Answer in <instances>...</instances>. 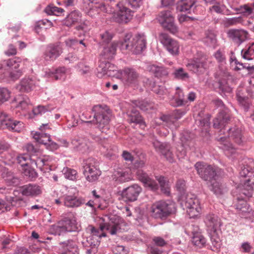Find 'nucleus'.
Wrapping results in <instances>:
<instances>
[{
    "instance_id": "nucleus-49",
    "label": "nucleus",
    "mask_w": 254,
    "mask_h": 254,
    "mask_svg": "<svg viewBox=\"0 0 254 254\" xmlns=\"http://www.w3.org/2000/svg\"><path fill=\"white\" fill-rule=\"evenodd\" d=\"M230 62L232 68L236 71L240 70L243 69H247L249 70L253 69V66L247 65V64H244L239 62L234 56H231L230 59Z\"/></svg>"
},
{
    "instance_id": "nucleus-25",
    "label": "nucleus",
    "mask_w": 254,
    "mask_h": 254,
    "mask_svg": "<svg viewBox=\"0 0 254 254\" xmlns=\"http://www.w3.org/2000/svg\"><path fill=\"white\" fill-rule=\"evenodd\" d=\"M153 145L155 150L163 155L169 162H174V155L170 151V147L169 144L162 143L158 140H155L153 142Z\"/></svg>"
},
{
    "instance_id": "nucleus-60",
    "label": "nucleus",
    "mask_w": 254,
    "mask_h": 254,
    "mask_svg": "<svg viewBox=\"0 0 254 254\" xmlns=\"http://www.w3.org/2000/svg\"><path fill=\"white\" fill-rule=\"evenodd\" d=\"M77 71L81 75H85L89 73L91 71V68L83 62L79 63L76 66Z\"/></svg>"
},
{
    "instance_id": "nucleus-38",
    "label": "nucleus",
    "mask_w": 254,
    "mask_h": 254,
    "mask_svg": "<svg viewBox=\"0 0 254 254\" xmlns=\"http://www.w3.org/2000/svg\"><path fill=\"white\" fill-rule=\"evenodd\" d=\"M83 173H91L94 171H100L98 161L95 158L90 157L84 160L83 163Z\"/></svg>"
},
{
    "instance_id": "nucleus-10",
    "label": "nucleus",
    "mask_w": 254,
    "mask_h": 254,
    "mask_svg": "<svg viewBox=\"0 0 254 254\" xmlns=\"http://www.w3.org/2000/svg\"><path fill=\"white\" fill-rule=\"evenodd\" d=\"M185 112L181 110H175L172 115H163L160 119H156L152 121V126L155 127L159 124V121H162L170 129H176L179 127L177 120L180 119Z\"/></svg>"
},
{
    "instance_id": "nucleus-52",
    "label": "nucleus",
    "mask_w": 254,
    "mask_h": 254,
    "mask_svg": "<svg viewBox=\"0 0 254 254\" xmlns=\"http://www.w3.org/2000/svg\"><path fill=\"white\" fill-rule=\"evenodd\" d=\"M241 54L242 57L246 60L250 61L254 59V43L243 49Z\"/></svg>"
},
{
    "instance_id": "nucleus-9",
    "label": "nucleus",
    "mask_w": 254,
    "mask_h": 254,
    "mask_svg": "<svg viewBox=\"0 0 254 254\" xmlns=\"http://www.w3.org/2000/svg\"><path fill=\"white\" fill-rule=\"evenodd\" d=\"M92 111L94 112L93 123L102 132H106L110 122L108 114L99 105L94 106Z\"/></svg>"
},
{
    "instance_id": "nucleus-32",
    "label": "nucleus",
    "mask_w": 254,
    "mask_h": 254,
    "mask_svg": "<svg viewBox=\"0 0 254 254\" xmlns=\"http://www.w3.org/2000/svg\"><path fill=\"white\" fill-rule=\"evenodd\" d=\"M146 82L144 81V86L158 94L160 98L164 99L165 96H168V90L163 86L157 85L149 79H146Z\"/></svg>"
},
{
    "instance_id": "nucleus-29",
    "label": "nucleus",
    "mask_w": 254,
    "mask_h": 254,
    "mask_svg": "<svg viewBox=\"0 0 254 254\" xmlns=\"http://www.w3.org/2000/svg\"><path fill=\"white\" fill-rule=\"evenodd\" d=\"M63 252L61 254H79L77 242L75 240H68L60 243Z\"/></svg>"
},
{
    "instance_id": "nucleus-20",
    "label": "nucleus",
    "mask_w": 254,
    "mask_h": 254,
    "mask_svg": "<svg viewBox=\"0 0 254 254\" xmlns=\"http://www.w3.org/2000/svg\"><path fill=\"white\" fill-rule=\"evenodd\" d=\"M142 191L141 188L137 184H133L122 191V196L126 202H133L137 200L139 194Z\"/></svg>"
},
{
    "instance_id": "nucleus-62",
    "label": "nucleus",
    "mask_w": 254,
    "mask_h": 254,
    "mask_svg": "<svg viewBox=\"0 0 254 254\" xmlns=\"http://www.w3.org/2000/svg\"><path fill=\"white\" fill-rule=\"evenodd\" d=\"M21 59L19 58L15 57L12 59L8 60L6 62L7 66L10 68L11 69H16L19 68L20 66V63L21 62Z\"/></svg>"
},
{
    "instance_id": "nucleus-39",
    "label": "nucleus",
    "mask_w": 254,
    "mask_h": 254,
    "mask_svg": "<svg viewBox=\"0 0 254 254\" xmlns=\"http://www.w3.org/2000/svg\"><path fill=\"white\" fill-rule=\"evenodd\" d=\"M32 164L34 163L37 167L42 170V168L45 165H49L52 161L51 158L48 155H38V153L35 155L32 154Z\"/></svg>"
},
{
    "instance_id": "nucleus-45",
    "label": "nucleus",
    "mask_w": 254,
    "mask_h": 254,
    "mask_svg": "<svg viewBox=\"0 0 254 254\" xmlns=\"http://www.w3.org/2000/svg\"><path fill=\"white\" fill-rule=\"evenodd\" d=\"M229 76V73L225 69H220L215 73V77L218 80L219 87L223 91L226 90L227 80Z\"/></svg>"
},
{
    "instance_id": "nucleus-27",
    "label": "nucleus",
    "mask_w": 254,
    "mask_h": 254,
    "mask_svg": "<svg viewBox=\"0 0 254 254\" xmlns=\"http://www.w3.org/2000/svg\"><path fill=\"white\" fill-rule=\"evenodd\" d=\"M23 195L29 197H35L42 193L41 187L36 184H29L21 187Z\"/></svg>"
},
{
    "instance_id": "nucleus-54",
    "label": "nucleus",
    "mask_w": 254,
    "mask_h": 254,
    "mask_svg": "<svg viewBox=\"0 0 254 254\" xmlns=\"http://www.w3.org/2000/svg\"><path fill=\"white\" fill-rule=\"evenodd\" d=\"M216 36L212 32L210 31L206 32L203 42L206 45L214 47L216 45Z\"/></svg>"
},
{
    "instance_id": "nucleus-34",
    "label": "nucleus",
    "mask_w": 254,
    "mask_h": 254,
    "mask_svg": "<svg viewBox=\"0 0 254 254\" xmlns=\"http://www.w3.org/2000/svg\"><path fill=\"white\" fill-rule=\"evenodd\" d=\"M69 71L68 69L63 66L53 70L48 69L47 71H45V73L48 77L54 78L56 80H64L66 77L67 73Z\"/></svg>"
},
{
    "instance_id": "nucleus-40",
    "label": "nucleus",
    "mask_w": 254,
    "mask_h": 254,
    "mask_svg": "<svg viewBox=\"0 0 254 254\" xmlns=\"http://www.w3.org/2000/svg\"><path fill=\"white\" fill-rule=\"evenodd\" d=\"M196 2L195 0H181L177 3V9L179 11L190 13L196 6Z\"/></svg>"
},
{
    "instance_id": "nucleus-63",
    "label": "nucleus",
    "mask_w": 254,
    "mask_h": 254,
    "mask_svg": "<svg viewBox=\"0 0 254 254\" xmlns=\"http://www.w3.org/2000/svg\"><path fill=\"white\" fill-rule=\"evenodd\" d=\"M22 173L26 177H28L31 180L35 179L37 176V174L33 168H31L29 165H27L22 168Z\"/></svg>"
},
{
    "instance_id": "nucleus-26",
    "label": "nucleus",
    "mask_w": 254,
    "mask_h": 254,
    "mask_svg": "<svg viewBox=\"0 0 254 254\" xmlns=\"http://www.w3.org/2000/svg\"><path fill=\"white\" fill-rule=\"evenodd\" d=\"M16 103V108L18 112L25 115L29 110L31 102L28 97L25 95H19L14 99Z\"/></svg>"
},
{
    "instance_id": "nucleus-31",
    "label": "nucleus",
    "mask_w": 254,
    "mask_h": 254,
    "mask_svg": "<svg viewBox=\"0 0 254 254\" xmlns=\"http://www.w3.org/2000/svg\"><path fill=\"white\" fill-rule=\"evenodd\" d=\"M62 53V49L58 45H50L48 46L44 54V58L47 61H53Z\"/></svg>"
},
{
    "instance_id": "nucleus-50",
    "label": "nucleus",
    "mask_w": 254,
    "mask_h": 254,
    "mask_svg": "<svg viewBox=\"0 0 254 254\" xmlns=\"http://www.w3.org/2000/svg\"><path fill=\"white\" fill-rule=\"evenodd\" d=\"M131 35L130 34H127L123 40V41H120L117 42L118 44V47H119L120 49L122 51L128 50L131 51Z\"/></svg>"
},
{
    "instance_id": "nucleus-11",
    "label": "nucleus",
    "mask_w": 254,
    "mask_h": 254,
    "mask_svg": "<svg viewBox=\"0 0 254 254\" xmlns=\"http://www.w3.org/2000/svg\"><path fill=\"white\" fill-rule=\"evenodd\" d=\"M52 229L55 231V235H60L66 232L78 231V227L74 217H67L60 221L57 225L53 226Z\"/></svg>"
},
{
    "instance_id": "nucleus-37",
    "label": "nucleus",
    "mask_w": 254,
    "mask_h": 254,
    "mask_svg": "<svg viewBox=\"0 0 254 254\" xmlns=\"http://www.w3.org/2000/svg\"><path fill=\"white\" fill-rule=\"evenodd\" d=\"M36 85V81L32 78H23L20 83L16 86V89L21 92H30L33 90Z\"/></svg>"
},
{
    "instance_id": "nucleus-35",
    "label": "nucleus",
    "mask_w": 254,
    "mask_h": 254,
    "mask_svg": "<svg viewBox=\"0 0 254 254\" xmlns=\"http://www.w3.org/2000/svg\"><path fill=\"white\" fill-rule=\"evenodd\" d=\"M81 13L78 10H73L69 13L63 21L64 25L70 27L81 22Z\"/></svg>"
},
{
    "instance_id": "nucleus-57",
    "label": "nucleus",
    "mask_w": 254,
    "mask_h": 254,
    "mask_svg": "<svg viewBox=\"0 0 254 254\" xmlns=\"http://www.w3.org/2000/svg\"><path fill=\"white\" fill-rule=\"evenodd\" d=\"M62 172L64 177L69 180L74 181L78 177L77 171L74 169L66 167L63 169Z\"/></svg>"
},
{
    "instance_id": "nucleus-44",
    "label": "nucleus",
    "mask_w": 254,
    "mask_h": 254,
    "mask_svg": "<svg viewBox=\"0 0 254 254\" xmlns=\"http://www.w3.org/2000/svg\"><path fill=\"white\" fill-rule=\"evenodd\" d=\"M176 92L175 95L170 100V104L174 107L181 106L186 103L185 100L184 93L182 90L179 87H176Z\"/></svg>"
},
{
    "instance_id": "nucleus-48",
    "label": "nucleus",
    "mask_w": 254,
    "mask_h": 254,
    "mask_svg": "<svg viewBox=\"0 0 254 254\" xmlns=\"http://www.w3.org/2000/svg\"><path fill=\"white\" fill-rule=\"evenodd\" d=\"M147 69L158 77L167 76L168 74L167 70L164 67L156 64L148 65Z\"/></svg>"
},
{
    "instance_id": "nucleus-42",
    "label": "nucleus",
    "mask_w": 254,
    "mask_h": 254,
    "mask_svg": "<svg viewBox=\"0 0 254 254\" xmlns=\"http://www.w3.org/2000/svg\"><path fill=\"white\" fill-rule=\"evenodd\" d=\"M229 139L233 140L237 144L240 145L243 142L242 130L241 128L235 127L228 130Z\"/></svg>"
},
{
    "instance_id": "nucleus-30",
    "label": "nucleus",
    "mask_w": 254,
    "mask_h": 254,
    "mask_svg": "<svg viewBox=\"0 0 254 254\" xmlns=\"http://www.w3.org/2000/svg\"><path fill=\"white\" fill-rule=\"evenodd\" d=\"M100 46L103 48L101 56L104 59L110 60L114 57L118 47V44L116 43V41L110 43L106 45Z\"/></svg>"
},
{
    "instance_id": "nucleus-36",
    "label": "nucleus",
    "mask_w": 254,
    "mask_h": 254,
    "mask_svg": "<svg viewBox=\"0 0 254 254\" xmlns=\"http://www.w3.org/2000/svg\"><path fill=\"white\" fill-rule=\"evenodd\" d=\"M127 115L128 117L127 121L129 123L138 124L141 128H145L146 127L145 123L137 110L132 109L130 111H128Z\"/></svg>"
},
{
    "instance_id": "nucleus-41",
    "label": "nucleus",
    "mask_w": 254,
    "mask_h": 254,
    "mask_svg": "<svg viewBox=\"0 0 254 254\" xmlns=\"http://www.w3.org/2000/svg\"><path fill=\"white\" fill-rule=\"evenodd\" d=\"M235 206L238 213L242 217H247V214L250 213L252 210L246 201L239 198H238V202Z\"/></svg>"
},
{
    "instance_id": "nucleus-6",
    "label": "nucleus",
    "mask_w": 254,
    "mask_h": 254,
    "mask_svg": "<svg viewBox=\"0 0 254 254\" xmlns=\"http://www.w3.org/2000/svg\"><path fill=\"white\" fill-rule=\"evenodd\" d=\"M83 8L85 12L91 17H96L100 12L112 13L113 11L111 6H106L100 2L99 0H83Z\"/></svg>"
},
{
    "instance_id": "nucleus-47",
    "label": "nucleus",
    "mask_w": 254,
    "mask_h": 254,
    "mask_svg": "<svg viewBox=\"0 0 254 254\" xmlns=\"http://www.w3.org/2000/svg\"><path fill=\"white\" fill-rule=\"evenodd\" d=\"M208 234L213 246L212 250L213 251H218L222 245L220 238L221 231H219V232H214V233L209 232Z\"/></svg>"
},
{
    "instance_id": "nucleus-21",
    "label": "nucleus",
    "mask_w": 254,
    "mask_h": 254,
    "mask_svg": "<svg viewBox=\"0 0 254 254\" xmlns=\"http://www.w3.org/2000/svg\"><path fill=\"white\" fill-rule=\"evenodd\" d=\"M71 190L73 191H71L70 193L64 195V203L65 206L70 208L77 207L85 203V200L83 198L77 197L75 192V189H71Z\"/></svg>"
},
{
    "instance_id": "nucleus-43",
    "label": "nucleus",
    "mask_w": 254,
    "mask_h": 254,
    "mask_svg": "<svg viewBox=\"0 0 254 254\" xmlns=\"http://www.w3.org/2000/svg\"><path fill=\"white\" fill-rule=\"evenodd\" d=\"M220 141L221 142L220 148L224 150L226 155L230 157L236 153V148L227 140L225 136L221 137Z\"/></svg>"
},
{
    "instance_id": "nucleus-2",
    "label": "nucleus",
    "mask_w": 254,
    "mask_h": 254,
    "mask_svg": "<svg viewBox=\"0 0 254 254\" xmlns=\"http://www.w3.org/2000/svg\"><path fill=\"white\" fill-rule=\"evenodd\" d=\"M119 229L118 222H114L111 220L108 223L101 225L100 229L95 228L91 225L89 226L87 228V232L90 234V236L87 238L86 243H83L85 247L90 248L86 249V253L91 254L96 253V248L99 245L100 239L106 236L105 233L103 232L104 230L111 235H115Z\"/></svg>"
},
{
    "instance_id": "nucleus-3",
    "label": "nucleus",
    "mask_w": 254,
    "mask_h": 254,
    "mask_svg": "<svg viewBox=\"0 0 254 254\" xmlns=\"http://www.w3.org/2000/svg\"><path fill=\"white\" fill-rule=\"evenodd\" d=\"M254 162L252 159L244 162L240 170V176L241 179L240 186L237 188V191H241L244 195L250 197L252 196L253 185H254V171L252 165Z\"/></svg>"
},
{
    "instance_id": "nucleus-5",
    "label": "nucleus",
    "mask_w": 254,
    "mask_h": 254,
    "mask_svg": "<svg viewBox=\"0 0 254 254\" xmlns=\"http://www.w3.org/2000/svg\"><path fill=\"white\" fill-rule=\"evenodd\" d=\"M176 210L175 202L171 200L160 201L152 206V216L156 218H163L174 213Z\"/></svg>"
},
{
    "instance_id": "nucleus-22",
    "label": "nucleus",
    "mask_w": 254,
    "mask_h": 254,
    "mask_svg": "<svg viewBox=\"0 0 254 254\" xmlns=\"http://www.w3.org/2000/svg\"><path fill=\"white\" fill-rule=\"evenodd\" d=\"M204 222L207 227L208 233L221 231L220 227L222 223L220 219L216 215L212 213L208 214L205 216Z\"/></svg>"
},
{
    "instance_id": "nucleus-12",
    "label": "nucleus",
    "mask_w": 254,
    "mask_h": 254,
    "mask_svg": "<svg viewBox=\"0 0 254 254\" xmlns=\"http://www.w3.org/2000/svg\"><path fill=\"white\" fill-rule=\"evenodd\" d=\"M157 19L161 25L171 33L175 34L178 32V27L174 23V17L170 10L162 11L159 14Z\"/></svg>"
},
{
    "instance_id": "nucleus-46",
    "label": "nucleus",
    "mask_w": 254,
    "mask_h": 254,
    "mask_svg": "<svg viewBox=\"0 0 254 254\" xmlns=\"http://www.w3.org/2000/svg\"><path fill=\"white\" fill-rule=\"evenodd\" d=\"M198 227L195 226L194 231H191L192 237L191 242L193 244L199 248L202 247L206 243V240L202 234L198 232Z\"/></svg>"
},
{
    "instance_id": "nucleus-17",
    "label": "nucleus",
    "mask_w": 254,
    "mask_h": 254,
    "mask_svg": "<svg viewBox=\"0 0 254 254\" xmlns=\"http://www.w3.org/2000/svg\"><path fill=\"white\" fill-rule=\"evenodd\" d=\"M159 39L160 42L172 55H177L179 53L180 46L178 42L172 39L167 34L161 33Z\"/></svg>"
},
{
    "instance_id": "nucleus-64",
    "label": "nucleus",
    "mask_w": 254,
    "mask_h": 254,
    "mask_svg": "<svg viewBox=\"0 0 254 254\" xmlns=\"http://www.w3.org/2000/svg\"><path fill=\"white\" fill-rule=\"evenodd\" d=\"M174 75L176 78L181 80H186L189 78V74L183 68L176 69L174 72Z\"/></svg>"
},
{
    "instance_id": "nucleus-23",
    "label": "nucleus",
    "mask_w": 254,
    "mask_h": 254,
    "mask_svg": "<svg viewBox=\"0 0 254 254\" xmlns=\"http://www.w3.org/2000/svg\"><path fill=\"white\" fill-rule=\"evenodd\" d=\"M116 5L118 7L119 11L115 14V20L118 23H127L132 16V11L124 6L123 2H120Z\"/></svg>"
},
{
    "instance_id": "nucleus-8",
    "label": "nucleus",
    "mask_w": 254,
    "mask_h": 254,
    "mask_svg": "<svg viewBox=\"0 0 254 254\" xmlns=\"http://www.w3.org/2000/svg\"><path fill=\"white\" fill-rule=\"evenodd\" d=\"M145 165L143 160L136 161L134 163V169H131L132 173L136 174L138 179L143 184L145 187L149 189L156 190L159 188V185L155 180L149 177L141 169Z\"/></svg>"
},
{
    "instance_id": "nucleus-1",
    "label": "nucleus",
    "mask_w": 254,
    "mask_h": 254,
    "mask_svg": "<svg viewBox=\"0 0 254 254\" xmlns=\"http://www.w3.org/2000/svg\"><path fill=\"white\" fill-rule=\"evenodd\" d=\"M194 166L199 176L210 183L209 188L211 191L216 195L223 193L224 187L220 177L221 169L202 162H197Z\"/></svg>"
},
{
    "instance_id": "nucleus-15",
    "label": "nucleus",
    "mask_w": 254,
    "mask_h": 254,
    "mask_svg": "<svg viewBox=\"0 0 254 254\" xmlns=\"http://www.w3.org/2000/svg\"><path fill=\"white\" fill-rule=\"evenodd\" d=\"M186 66L190 71L200 74L203 73L207 68V60L204 56L199 58H194L188 61Z\"/></svg>"
},
{
    "instance_id": "nucleus-28",
    "label": "nucleus",
    "mask_w": 254,
    "mask_h": 254,
    "mask_svg": "<svg viewBox=\"0 0 254 254\" xmlns=\"http://www.w3.org/2000/svg\"><path fill=\"white\" fill-rule=\"evenodd\" d=\"M228 37L238 45L242 44L248 37V33L244 30L231 29L227 32Z\"/></svg>"
},
{
    "instance_id": "nucleus-24",
    "label": "nucleus",
    "mask_w": 254,
    "mask_h": 254,
    "mask_svg": "<svg viewBox=\"0 0 254 254\" xmlns=\"http://www.w3.org/2000/svg\"><path fill=\"white\" fill-rule=\"evenodd\" d=\"M72 147L79 152L85 154L91 151V145L90 141L86 138H77L71 140Z\"/></svg>"
},
{
    "instance_id": "nucleus-13",
    "label": "nucleus",
    "mask_w": 254,
    "mask_h": 254,
    "mask_svg": "<svg viewBox=\"0 0 254 254\" xmlns=\"http://www.w3.org/2000/svg\"><path fill=\"white\" fill-rule=\"evenodd\" d=\"M139 74L133 68L125 67L121 70L119 78L126 86L135 87L138 84Z\"/></svg>"
},
{
    "instance_id": "nucleus-58",
    "label": "nucleus",
    "mask_w": 254,
    "mask_h": 254,
    "mask_svg": "<svg viewBox=\"0 0 254 254\" xmlns=\"http://www.w3.org/2000/svg\"><path fill=\"white\" fill-rule=\"evenodd\" d=\"M108 62H101L97 67V75L98 77L101 78L104 75H107V70L108 68Z\"/></svg>"
},
{
    "instance_id": "nucleus-33",
    "label": "nucleus",
    "mask_w": 254,
    "mask_h": 254,
    "mask_svg": "<svg viewBox=\"0 0 254 254\" xmlns=\"http://www.w3.org/2000/svg\"><path fill=\"white\" fill-rule=\"evenodd\" d=\"M231 8L244 16L250 18H254V2L245 4L239 7L231 6Z\"/></svg>"
},
{
    "instance_id": "nucleus-59",
    "label": "nucleus",
    "mask_w": 254,
    "mask_h": 254,
    "mask_svg": "<svg viewBox=\"0 0 254 254\" xmlns=\"http://www.w3.org/2000/svg\"><path fill=\"white\" fill-rule=\"evenodd\" d=\"M107 65H108L107 76L119 78L121 70H118L116 66L109 62L107 63Z\"/></svg>"
},
{
    "instance_id": "nucleus-55",
    "label": "nucleus",
    "mask_w": 254,
    "mask_h": 254,
    "mask_svg": "<svg viewBox=\"0 0 254 254\" xmlns=\"http://www.w3.org/2000/svg\"><path fill=\"white\" fill-rule=\"evenodd\" d=\"M45 11L49 15H55L61 16L64 12V9L58 7L54 5H49L45 9Z\"/></svg>"
},
{
    "instance_id": "nucleus-51",
    "label": "nucleus",
    "mask_w": 254,
    "mask_h": 254,
    "mask_svg": "<svg viewBox=\"0 0 254 254\" xmlns=\"http://www.w3.org/2000/svg\"><path fill=\"white\" fill-rule=\"evenodd\" d=\"M99 44L100 46H104L110 43L113 35L109 31L102 32L99 34Z\"/></svg>"
},
{
    "instance_id": "nucleus-61",
    "label": "nucleus",
    "mask_w": 254,
    "mask_h": 254,
    "mask_svg": "<svg viewBox=\"0 0 254 254\" xmlns=\"http://www.w3.org/2000/svg\"><path fill=\"white\" fill-rule=\"evenodd\" d=\"M83 173L87 181L94 182L99 179V177L101 175V171L95 170V172Z\"/></svg>"
},
{
    "instance_id": "nucleus-4",
    "label": "nucleus",
    "mask_w": 254,
    "mask_h": 254,
    "mask_svg": "<svg viewBox=\"0 0 254 254\" xmlns=\"http://www.w3.org/2000/svg\"><path fill=\"white\" fill-rule=\"evenodd\" d=\"M51 128L49 124H42L37 131H32L31 134L36 142L45 145L48 149L54 151L59 148V145L52 141L50 139L49 134L47 132Z\"/></svg>"
},
{
    "instance_id": "nucleus-14",
    "label": "nucleus",
    "mask_w": 254,
    "mask_h": 254,
    "mask_svg": "<svg viewBox=\"0 0 254 254\" xmlns=\"http://www.w3.org/2000/svg\"><path fill=\"white\" fill-rule=\"evenodd\" d=\"M215 105L218 107L222 108V111L219 113L217 117L213 120V127L215 128H221L220 134L223 133V129L225 127V124L230 120L229 114L227 110L225 108L223 102L220 99H216L214 101Z\"/></svg>"
},
{
    "instance_id": "nucleus-56",
    "label": "nucleus",
    "mask_w": 254,
    "mask_h": 254,
    "mask_svg": "<svg viewBox=\"0 0 254 254\" xmlns=\"http://www.w3.org/2000/svg\"><path fill=\"white\" fill-rule=\"evenodd\" d=\"M155 179L159 184L162 191L164 193L169 194L170 193V190L168 187L167 179L162 176H156L155 177Z\"/></svg>"
},
{
    "instance_id": "nucleus-7",
    "label": "nucleus",
    "mask_w": 254,
    "mask_h": 254,
    "mask_svg": "<svg viewBox=\"0 0 254 254\" xmlns=\"http://www.w3.org/2000/svg\"><path fill=\"white\" fill-rule=\"evenodd\" d=\"M181 205L183 209H186L190 218L198 216L201 211V207L199 199L192 195H187L182 197L180 200Z\"/></svg>"
},
{
    "instance_id": "nucleus-53",
    "label": "nucleus",
    "mask_w": 254,
    "mask_h": 254,
    "mask_svg": "<svg viewBox=\"0 0 254 254\" xmlns=\"http://www.w3.org/2000/svg\"><path fill=\"white\" fill-rule=\"evenodd\" d=\"M18 163L21 166L22 168L27 166L29 162L32 164V155L30 156L28 154H23L18 156L16 158Z\"/></svg>"
},
{
    "instance_id": "nucleus-19",
    "label": "nucleus",
    "mask_w": 254,
    "mask_h": 254,
    "mask_svg": "<svg viewBox=\"0 0 254 254\" xmlns=\"http://www.w3.org/2000/svg\"><path fill=\"white\" fill-rule=\"evenodd\" d=\"M132 174V171L129 167L119 168L114 171L112 178L116 184H119L130 180Z\"/></svg>"
},
{
    "instance_id": "nucleus-16",
    "label": "nucleus",
    "mask_w": 254,
    "mask_h": 254,
    "mask_svg": "<svg viewBox=\"0 0 254 254\" xmlns=\"http://www.w3.org/2000/svg\"><path fill=\"white\" fill-rule=\"evenodd\" d=\"M0 123L1 126H5L9 130L14 132H20L23 128L22 122L13 120L4 112L0 111Z\"/></svg>"
},
{
    "instance_id": "nucleus-18",
    "label": "nucleus",
    "mask_w": 254,
    "mask_h": 254,
    "mask_svg": "<svg viewBox=\"0 0 254 254\" xmlns=\"http://www.w3.org/2000/svg\"><path fill=\"white\" fill-rule=\"evenodd\" d=\"M131 52L135 54H140L146 47V39L143 33H138L131 38Z\"/></svg>"
}]
</instances>
